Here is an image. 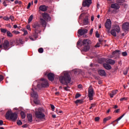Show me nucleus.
Masks as SVG:
<instances>
[{
    "label": "nucleus",
    "mask_w": 129,
    "mask_h": 129,
    "mask_svg": "<svg viewBox=\"0 0 129 129\" xmlns=\"http://www.w3.org/2000/svg\"><path fill=\"white\" fill-rule=\"evenodd\" d=\"M71 80L72 79L68 72H63L59 77V82L64 85L70 83Z\"/></svg>",
    "instance_id": "nucleus-1"
},
{
    "label": "nucleus",
    "mask_w": 129,
    "mask_h": 129,
    "mask_svg": "<svg viewBox=\"0 0 129 129\" xmlns=\"http://www.w3.org/2000/svg\"><path fill=\"white\" fill-rule=\"evenodd\" d=\"M44 109L41 107L36 108L35 111V116L37 119L42 120L45 119L46 114Z\"/></svg>",
    "instance_id": "nucleus-2"
},
{
    "label": "nucleus",
    "mask_w": 129,
    "mask_h": 129,
    "mask_svg": "<svg viewBox=\"0 0 129 129\" xmlns=\"http://www.w3.org/2000/svg\"><path fill=\"white\" fill-rule=\"evenodd\" d=\"M7 119L15 121L18 118V115L16 112H13L11 110H8L6 115Z\"/></svg>",
    "instance_id": "nucleus-3"
},
{
    "label": "nucleus",
    "mask_w": 129,
    "mask_h": 129,
    "mask_svg": "<svg viewBox=\"0 0 129 129\" xmlns=\"http://www.w3.org/2000/svg\"><path fill=\"white\" fill-rule=\"evenodd\" d=\"M13 45V42L10 43L8 40H5L2 44V48L5 50H8Z\"/></svg>",
    "instance_id": "nucleus-4"
},
{
    "label": "nucleus",
    "mask_w": 129,
    "mask_h": 129,
    "mask_svg": "<svg viewBox=\"0 0 129 129\" xmlns=\"http://www.w3.org/2000/svg\"><path fill=\"white\" fill-rule=\"evenodd\" d=\"M91 43V41L89 39H85L83 41V44L84 48L83 50L84 51H87L90 49L89 44Z\"/></svg>",
    "instance_id": "nucleus-5"
},
{
    "label": "nucleus",
    "mask_w": 129,
    "mask_h": 129,
    "mask_svg": "<svg viewBox=\"0 0 129 129\" xmlns=\"http://www.w3.org/2000/svg\"><path fill=\"white\" fill-rule=\"evenodd\" d=\"M31 96L34 99V103L36 104H39V101L38 100V95L36 91L34 90V89H32V92H31Z\"/></svg>",
    "instance_id": "nucleus-6"
},
{
    "label": "nucleus",
    "mask_w": 129,
    "mask_h": 129,
    "mask_svg": "<svg viewBox=\"0 0 129 129\" xmlns=\"http://www.w3.org/2000/svg\"><path fill=\"white\" fill-rule=\"evenodd\" d=\"M95 95V92L94 91V89L92 86H90L88 89V96L90 100H93L94 95Z\"/></svg>",
    "instance_id": "nucleus-7"
},
{
    "label": "nucleus",
    "mask_w": 129,
    "mask_h": 129,
    "mask_svg": "<svg viewBox=\"0 0 129 129\" xmlns=\"http://www.w3.org/2000/svg\"><path fill=\"white\" fill-rule=\"evenodd\" d=\"M40 27V25L38 23H35L34 25H33V27L35 29V32L36 34L34 35V36L35 38H37V34L39 33L40 31L39 30V28Z\"/></svg>",
    "instance_id": "nucleus-8"
},
{
    "label": "nucleus",
    "mask_w": 129,
    "mask_h": 129,
    "mask_svg": "<svg viewBox=\"0 0 129 129\" xmlns=\"http://www.w3.org/2000/svg\"><path fill=\"white\" fill-rule=\"evenodd\" d=\"M92 0H84L82 3V6L84 7H88L89 8L91 5L92 3Z\"/></svg>",
    "instance_id": "nucleus-9"
},
{
    "label": "nucleus",
    "mask_w": 129,
    "mask_h": 129,
    "mask_svg": "<svg viewBox=\"0 0 129 129\" xmlns=\"http://www.w3.org/2000/svg\"><path fill=\"white\" fill-rule=\"evenodd\" d=\"M122 29L125 32L129 30V23H124L122 25Z\"/></svg>",
    "instance_id": "nucleus-10"
},
{
    "label": "nucleus",
    "mask_w": 129,
    "mask_h": 129,
    "mask_svg": "<svg viewBox=\"0 0 129 129\" xmlns=\"http://www.w3.org/2000/svg\"><path fill=\"white\" fill-rule=\"evenodd\" d=\"M105 26L106 29L110 30L111 27V21L109 19H107L105 24Z\"/></svg>",
    "instance_id": "nucleus-11"
},
{
    "label": "nucleus",
    "mask_w": 129,
    "mask_h": 129,
    "mask_svg": "<svg viewBox=\"0 0 129 129\" xmlns=\"http://www.w3.org/2000/svg\"><path fill=\"white\" fill-rule=\"evenodd\" d=\"M41 81H42L41 84L42 87L45 88L49 86V84L47 80H44V79H41Z\"/></svg>",
    "instance_id": "nucleus-12"
},
{
    "label": "nucleus",
    "mask_w": 129,
    "mask_h": 129,
    "mask_svg": "<svg viewBox=\"0 0 129 129\" xmlns=\"http://www.w3.org/2000/svg\"><path fill=\"white\" fill-rule=\"evenodd\" d=\"M88 30L87 29H79L78 31V34H79L80 36H82L85 34L88 33Z\"/></svg>",
    "instance_id": "nucleus-13"
},
{
    "label": "nucleus",
    "mask_w": 129,
    "mask_h": 129,
    "mask_svg": "<svg viewBox=\"0 0 129 129\" xmlns=\"http://www.w3.org/2000/svg\"><path fill=\"white\" fill-rule=\"evenodd\" d=\"M42 16L43 18L47 21H50L51 20V18L48 13H43Z\"/></svg>",
    "instance_id": "nucleus-14"
},
{
    "label": "nucleus",
    "mask_w": 129,
    "mask_h": 129,
    "mask_svg": "<svg viewBox=\"0 0 129 129\" xmlns=\"http://www.w3.org/2000/svg\"><path fill=\"white\" fill-rule=\"evenodd\" d=\"M48 79L50 81H53L54 78V75L52 73H50L47 75Z\"/></svg>",
    "instance_id": "nucleus-15"
},
{
    "label": "nucleus",
    "mask_w": 129,
    "mask_h": 129,
    "mask_svg": "<svg viewBox=\"0 0 129 129\" xmlns=\"http://www.w3.org/2000/svg\"><path fill=\"white\" fill-rule=\"evenodd\" d=\"M106 63L108 64H110L111 65H114L115 64V60L111 59H107L105 60Z\"/></svg>",
    "instance_id": "nucleus-16"
},
{
    "label": "nucleus",
    "mask_w": 129,
    "mask_h": 129,
    "mask_svg": "<svg viewBox=\"0 0 129 129\" xmlns=\"http://www.w3.org/2000/svg\"><path fill=\"white\" fill-rule=\"evenodd\" d=\"M98 74H99V75L102 77H106L107 75L106 72L103 70H99Z\"/></svg>",
    "instance_id": "nucleus-17"
},
{
    "label": "nucleus",
    "mask_w": 129,
    "mask_h": 129,
    "mask_svg": "<svg viewBox=\"0 0 129 129\" xmlns=\"http://www.w3.org/2000/svg\"><path fill=\"white\" fill-rule=\"evenodd\" d=\"M119 8L120 7L117 3H114L111 5V8L114 9L115 10H118Z\"/></svg>",
    "instance_id": "nucleus-18"
},
{
    "label": "nucleus",
    "mask_w": 129,
    "mask_h": 129,
    "mask_svg": "<svg viewBox=\"0 0 129 129\" xmlns=\"http://www.w3.org/2000/svg\"><path fill=\"white\" fill-rule=\"evenodd\" d=\"M39 10L42 12H46L47 10V7L45 5H41L39 7Z\"/></svg>",
    "instance_id": "nucleus-19"
},
{
    "label": "nucleus",
    "mask_w": 129,
    "mask_h": 129,
    "mask_svg": "<svg viewBox=\"0 0 129 129\" xmlns=\"http://www.w3.org/2000/svg\"><path fill=\"white\" fill-rule=\"evenodd\" d=\"M103 67L105 69H106V70H110V69H111V66L107 63H104Z\"/></svg>",
    "instance_id": "nucleus-20"
},
{
    "label": "nucleus",
    "mask_w": 129,
    "mask_h": 129,
    "mask_svg": "<svg viewBox=\"0 0 129 129\" xmlns=\"http://www.w3.org/2000/svg\"><path fill=\"white\" fill-rule=\"evenodd\" d=\"M27 118H28L29 122H32L33 120L32 114H30V113L27 114Z\"/></svg>",
    "instance_id": "nucleus-21"
},
{
    "label": "nucleus",
    "mask_w": 129,
    "mask_h": 129,
    "mask_svg": "<svg viewBox=\"0 0 129 129\" xmlns=\"http://www.w3.org/2000/svg\"><path fill=\"white\" fill-rule=\"evenodd\" d=\"M117 93V90H115V91H112V92L109 94V95L111 98H113V96H114V95H116Z\"/></svg>",
    "instance_id": "nucleus-22"
},
{
    "label": "nucleus",
    "mask_w": 129,
    "mask_h": 129,
    "mask_svg": "<svg viewBox=\"0 0 129 129\" xmlns=\"http://www.w3.org/2000/svg\"><path fill=\"white\" fill-rule=\"evenodd\" d=\"M114 30H115V31L117 32V33H119L120 31V29L119 28V26L118 25H116L114 27Z\"/></svg>",
    "instance_id": "nucleus-23"
},
{
    "label": "nucleus",
    "mask_w": 129,
    "mask_h": 129,
    "mask_svg": "<svg viewBox=\"0 0 129 129\" xmlns=\"http://www.w3.org/2000/svg\"><path fill=\"white\" fill-rule=\"evenodd\" d=\"M111 119V117H110V116H108V117H106V118H104L103 123H105L107 121L110 120Z\"/></svg>",
    "instance_id": "nucleus-24"
},
{
    "label": "nucleus",
    "mask_w": 129,
    "mask_h": 129,
    "mask_svg": "<svg viewBox=\"0 0 129 129\" xmlns=\"http://www.w3.org/2000/svg\"><path fill=\"white\" fill-rule=\"evenodd\" d=\"M41 24L43 26H45V27H46L47 23L44 19H41Z\"/></svg>",
    "instance_id": "nucleus-25"
},
{
    "label": "nucleus",
    "mask_w": 129,
    "mask_h": 129,
    "mask_svg": "<svg viewBox=\"0 0 129 129\" xmlns=\"http://www.w3.org/2000/svg\"><path fill=\"white\" fill-rule=\"evenodd\" d=\"M111 34L114 37H116L117 35H116V31H115V30L114 29L112 30L111 31Z\"/></svg>",
    "instance_id": "nucleus-26"
},
{
    "label": "nucleus",
    "mask_w": 129,
    "mask_h": 129,
    "mask_svg": "<svg viewBox=\"0 0 129 129\" xmlns=\"http://www.w3.org/2000/svg\"><path fill=\"white\" fill-rule=\"evenodd\" d=\"M83 23H84V24L85 25H88L89 23L88 18H86L84 19L83 21Z\"/></svg>",
    "instance_id": "nucleus-27"
},
{
    "label": "nucleus",
    "mask_w": 129,
    "mask_h": 129,
    "mask_svg": "<svg viewBox=\"0 0 129 129\" xmlns=\"http://www.w3.org/2000/svg\"><path fill=\"white\" fill-rule=\"evenodd\" d=\"M120 54V51L118 50H116L114 52H112L113 55H117Z\"/></svg>",
    "instance_id": "nucleus-28"
},
{
    "label": "nucleus",
    "mask_w": 129,
    "mask_h": 129,
    "mask_svg": "<svg viewBox=\"0 0 129 129\" xmlns=\"http://www.w3.org/2000/svg\"><path fill=\"white\" fill-rule=\"evenodd\" d=\"M124 115H125V113H124L123 115H122V116H120V117H119V118L116 119V120H115L114 121H113V122H115V121H119L124 116Z\"/></svg>",
    "instance_id": "nucleus-29"
},
{
    "label": "nucleus",
    "mask_w": 129,
    "mask_h": 129,
    "mask_svg": "<svg viewBox=\"0 0 129 129\" xmlns=\"http://www.w3.org/2000/svg\"><path fill=\"white\" fill-rule=\"evenodd\" d=\"M83 102V100H80V99H78L77 100L75 101V103L76 104H82Z\"/></svg>",
    "instance_id": "nucleus-30"
},
{
    "label": "nucleus",
    "mask_w": 129,
    "mask_h": 129,
    "mask_svg": "<svg viewBox=\"0 0 129 129\" xmlns=\"http://www.w3.org/2000/svg\"><path fill=\"white\" fill-rule=\"evenodd\" d=\"M7 35L8 37H10V38L12 37L13 36V34L11 33V32L9 31H8L7 33Z\"/></svg>",
    "instance_id": "nucleus-31"
},
{
    "label": "nucleus",
    "mask_w": 129,
    "mask_h": 129,
    "mask_svg": "<svg viewBox=\"0 0 129 129\" xmlns=\"http://www.w3.org/2000/svg\"><path fill=\"white\" fill-rule=\"evenodd\" d=\"M21 117L23 119H24L26 117V114L24 111H21Z\"/></svg>",
    "instance_id": "nucleus-32"
},
{
    "label": "nucleus",
    "mask_w": 129,
    "mask_h": 129,
    "mask_svg": "<svg viewBox=\"0 0 129 129\" xmlns=\"http://www.w3.org/2000/svg\"><path fill=\"white\" fill-rule=\"evenodd\" d=\"M1 32L3 33H6L8 32V30L6 29H4V28H1Z\"/></svg>",
    "instance_id": "nucleus-33"
},
{
    "label": "nucleus",
    "mask_w": 129,
    "mask_h": 129,
    "mask_svg": "<svg viewBox=\"0 0 129 129\" xmlns=\"http://www.w3.org/2000/svg\"><path fill=\"white\" fill-rule=\"evenodd\" d=\"M33 15H31L29 19H28V23H30L33 20Z\"/></svg>",
    "instance_id": "nucleus-34"
},
{
    "label": "nucleus",
    "mask_w": 129,
    "mask_h": 129,
    "mask_svg": "<svg viewBox=\"0 0 129 129\" xmlns=\"http://www.w3.org/2000/svg\"><path fill=\"white\" fill-rule=\"evenodd\" d=\"M44 51L43 48H40L38 49V52L40 53H43Z\"/></svg>",
    "instance_id": "nucleus-35"
},
{
    "label": "nucleus",
    "mask_w": 129,
    "mask_h": 129,
    "mask_svg": "<svg viewBox=\"0 0 129 129\" xmlns=\"http://www.w3.org/2000/svg\"><path fill=\"white\" fill-rule=\"evenodd\" d=\"M127 97H123V98H121L120 99V101H126V100H127Z\"/></svg>",
    "instance_id": "nucleus-36"
},
{
    "label": "nucleus",
    "mask_w": 129,
    "mask_h": 129,
    "mask_svg": "<svg viewBox=\"0 0 129 129\" xmlns=\"http://www.w3.org/2000/svg\"><path fill=\"white\" fill-rule=\"evenodd\" d=\"M125 1V0H117V2L119 4H120L121 3H124Z\"/></svg>",
    "instance_id": "nucleus-37"
},
{
    "label": "nucleus",
    "mask_w": 129,
    "mask_h": 129,
    "mask_svg": "<svg viewBox=\"0 0 129 129\" xmlns=\"http://www.w3.org/2000/svg\"><path fill=\"white\" fill-rule=\"evenodd\" d=\"M81 96V95L80 94H76V96H75V98L76 99H78L79 98V97H80Z\"/></svg>",
    "instance_id": "nucleus-38"
},
{
    "label": "nucleus",
    "mask_w": 129,
    "mask_h": 129,
    "mask_svg": "<svg viewBox=\"0 0 129 129\" xmlns=\"http://www.w3.org/2000/svg\"><path fill=\"white\" fill-rule=\"evenodd\" d=\"M22 30L24 32V36L28 34V32L27 30H25V29H22Z\"/></svg>",
    "instance_id": "nucleus-39"
},
{
    "label": "nucleus",
    "mask_w": 129,
    "mask_h": 129,
    "mask_svg": "<svg viewBox=\"0 0 129 129\" xmlns=\"http://www.w3.org/2000/svg\"><path fill=\"white\" fill-rule=\"evenodd\" d=\"M3 19L5 21H9L10 20V18L8 17V16H6L3 18Z\"/></svg>",
    "instance_id": "nucleus-40"
},
{
    "label": "nucleus",
    "mask_w": 129,
    "mask_h": 129,
    "mask_svg": "<svg viewBox=\"0 0 129 129\" xmlns=\"http://www.w3.org/2000/svg\"><path fill=\"white\" fill-rule=\"evenodd\" d=\"M122 56H126L127 55V52H126V51H125V52H122Z\"/></svg>",
    "instance_id": "nucleus-41"
},
{
    "label": "nucleus",
    "mask_w": 129,
    "mask_h": 129,
    "mask_svg": "<svg viewBox=\"0 0 129 129\" xmlns=\"http://www.w3.org/2000/svg\"><path fill=\"white\" fill-rule=\"evenodd\" d=\"M12 33H14L16 35L19 34L20 33V32L17 31H14L12 32Z\"/></svg>",
    "instance_id": "nucleus-42"
},
{
    "label": "nucleus",
    "mask_w": 129,
    "mask_h": 129,
    "mask_svg": "<svg viewBox=\"0 0 129 129\" xmlns=\"http://www.w3.org/2000/svg\"><path fill=\"white\" fill-rule=\"evenodd\" d=\"M63 89H64L65 91H69V86H67V87H64Z\"/></svg>",
    "instance_id": "nucleus-43"
},
{
    "label": "nucleus",
    "mask_w": 129,
    "mask_h": 129,
    "mask_svg": "<svg viewBox=\"0 0 129 129\" xmlns=\"http://www.w3.org/2000/svg\"><path fill=\"white\" fill-rule=\"evenodd\" d=\"M17 124H18L19 125H21L22 124L21 121H20V120L19 121H17Z\"/></svg>",
    "instance_id": "nucleus-44"
},
{
    "label": "nucleus",
    "mask_w": 129,
    "mask_h": 129,
    "mask_svg": "<svg viewBox=\"0 0 129 129\" xmlns=\"http://www.w3.org/2000/svg\"><path fill=\"white\" fill-rule=\"evenodd\" d=\"M3 4L5 7L8 6V4H7V2H6V1H4Z\"/></svg>",
    "instance_id": "nucleus-45"
},
{
    "label": "nucleus",
    "mask_w": 129,
    "mask_h": 129,
    "mask_svg": "<svg viewBox=\"0 0 129 129\" xmlns=\"http://www.w3.org/2000/svg\"><path fill=\"white\" fill-rule=\"evenodd\" d=\"M100 120V117H96L95 118V121H98Z\"/></svg>",
    "instance_id": "nucleus-46"
},
{
    "label": "nucleus",
    "mask_w": 129,
    "mask_h": 129,
    "mask_svg": "<svg viewBox=\"0 0 129 129\" xmlns=\"http://www.w3.org/2000/svg\"><path fill=\"white\" fill-rule=\"evenodd\" d=\"M96 37L97 38H99L100 37V34H99L98 32H96Z\"/></svg>",
    "instance_id": "nucleus-47"
},
{
    "label": "nucleus",
    "mask_w": 129,
    "mask_h": 129,
    "mask_svg": "<svg viewBox=\"0 0 129 129\" xmlns=\"http://www.w3.org/2000/svg\"><path fill=\"white\" fill-rule=\"evenodd\" d=\"M4 80V76L0 75V81L2 82Z\"/></svg>",
    "instance_id": "nucleus-48"
},
{
    "label": "nucleus",
    "mask_w": 129,
    "mask_h": 129,
    "mask_svg": "<svg viewBox=\"0 0 129 129\" xmlns=\"http://www.w3.org/2000/svg\"><path fill=\"white\" fill-rule=\"evenodd\" d=\"M127 74V69L125 70L124 71H123V74L124 75H126Z\"/></svg>",
    "instance_id": "nucleus-49"
},
{
    "label": "nucleus",
    "mask_w": 129,
    "mask_h": 129,
    "mask_svg": "<svg viewBox=\"0 0 129 129\" xmlns=\"http://www.w3.org/2000/svg\"><path fill=\"white\" fill-rule=\"evenodd\" d=\"M9 18L12 20V21L14 20V17L13 16H11Z\"/></svg>",
    "instance_id": "nucleus-50"
},
{
    "label": "nucleus",
    "mask_w": 129,
    "mask_h": 129,
    "mask_svg": "<svg viewBox=\"0 0 129 129\" xmlns=\"http://www.w3.org/2000/svg\"><path fill=\"white\" fill-rule=\"evenodd\" d=\"M100 46V44L99 43H98L96 44V45L95 46V47H99Z\"/></svg>",
    "instance_id": "nucleus-51"
},
{
    "label": "nucleus",
    "mask_w": 129,
    "mask_h": 129,
    "mask_svg": "<svg viewBox=\"0 0 129 129\" xmlns=\"http://www.w3.org/2000/svg\"><path fill=\"white\" fill-rule=\"evenodd\" d=\"M51 109L52 110V111H54V108H55L54 106L52 104H51Z\"/></svg>",
    "instance_id": "nucleus-52"
},
{
    "label": "nucleus",
    "mask_w": 129,
    "mask_h": 129,
    "mask_svg": "<svg viewBox=\"0 0 129 129\" xmlns=\"http://www.w3.org/2000/svg\"><path fill=\"white\" fill-rule=\"evenodd\" d=\"M29 38L31 40V41H34L35 40L34 39V38H32V36H30L29 37Z\"/></svg>",
    "instance_id": "nucleus-53"
},
{
    "label": "nucleus",
    "mask_w": 129,
    "mask_h": 129,
    "mask_svg": "<svg viewBox=\"0 0 129 129\" xmlns=\"http://www.w3.org/2000/svg\"><path fill=\"white\" fill-rule=\"evenodd\" d=\"M4 124V121L3 120H0V125H3Z\"/></svg>",
    "instance_id": "nucleus-54"
},
{
    "label": "nucleus",
    "mask_w": 129,
    "mask_h": 129,
    "mask_svg": "<svg viewBox=\"0 0 129 129\" xmlns=\"http://www.w3.org/2000/svg\"><path fill=\"white\" fill-rule=\"evenodd\" d=\"M93 30H94L93 29H91L90 30V34L91 35H92V34H93Z\"/></svg>",
    "instance_id": "nucleus-55"
},
{
    "label": "nucleus",
    "mask_w": 129,
    "mask_h": 129,
    "mask_svg": "<svg viewBox=\"0 0 129 129\" xmlns=\"http://www.w3.org/2000/svg\"><path fill=\"white\" fill-rule=\"evenodd\" d=\"M26 28H27V29L28 30H30V31H31V28H30V26H27V27H26Z\"/></svg>",
    "instance_id": "nucleus-56"
},
{
    "label": "nucleus",
    "mask_w": 129,
    "mask_h": 129,
    "mask_svg": "<svg viewBox=\"0 0 129 129\" xmlns=\"http://www.w3.org/2000/svg\"><path fill=\"white\" fill-rule=\"evenodd\" d=\"M91 107H95V106H96V104H94V103H92V104H91Z\"/></svg>",
    "instance_id": "nucleus-57"
},
{
    "label": "nucleus",
    "mask_w": 129,
    "mask_h": 129,
    "mask_svg": "<svg viewBox=\"0 0 129 129\" xmlns=\"http://www.w3.org/2000/svg\"><path fill=\"white\" fill-rule=\"evenodd\" d=\"M31 5V4L30 3L28 4V7H27V9H29L30 8Z\"/></svg>",
    "instance_id": "nucleus-58"
},
{
    "label": "nucleus",
    "mask_w": 129,
    "mask_h": 129,
    "mask_svg": "<svg viewBox=\"0 0 129 129\" xmlns=\"http://www.w3.org/2000/svg\"><path fill=\"white\" fill-rule=\"evenodd\" d=\"M83 88V86L82 85H78V88L82 89Z\"/></svg>",
    "instance_id": "nucleus-59"
},
{
    "label": "nucleus",
    "mask_w": 129,
    "mask_h": 129,
    "mask_svg": "<svg viewBox=\"0 0 129 129\" xmlns=\"http://www.w3.org/2000/svg\"><path fill=\"white\" fill-rule=\"evenodd\" d=\"M3 48V44H2V41H1L0 39V48Z\"/></svg>",
    "instance_id": "nucleus-60"
},
{
    "label": "nucleus",
    "mask_w": 129,
    "mask_h": 129,
    "mask_svg": "<svg viewBox=\"0 0 129 129\" xmlns=\"http://www.w3.org/2000/svg\"><path fill=\"white\" fill-rule=\"evenodd\" d=\"M95 17L94 16H92L91 17V21H93L94 20Z\"/></svg>",
    "instance_id": "nucleus-61"
},
{
    "label": "nucleus",
    "mask_w": 129,
    "mask_h": 129,
    "mask_svg": "<svg viewBox=\"0 0 129 129\" xmlns=\"http://www.w3.org/2000/svg\"><path fill=\"white\" fill-rule=\"evenodd\" d=\"M15 4L16 5L19 4V1H18V0H16V1H15Z\"/></svg>",
    "instance_id": "nucleus-62"
},
{
    "label": "nucleus",
    "mask_w": 129,
    "mask_h": 129,
    "mask_svg": "<svg viewBox=\"0 0 129 129\" xmlns=\"http://www.w3.org/2000/svg\"><path fill=\"white\" fill-rule=\"evenodd\" d=\"M119 111V109H117L116 110H115V113H118Z\"/></svg>",
    "instance_id": "nucleus-63"
},
{
    "label": "nucleus",
    "mask_w": 129,
    "mask_h": 129,
    "mask_svg": "<svg viewBox=\"0 0 129 129\" xmlns=\"http://www.w3.org/2000/svg\"><path fill=\"white\" fill-rule=\"evenodd\" d=\"M19 42L21 44H23V43H24V42L21 39H19Z\"/></svg>",
    "instance_id": "nucleus-64"
}]
</instances>
